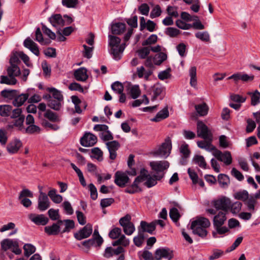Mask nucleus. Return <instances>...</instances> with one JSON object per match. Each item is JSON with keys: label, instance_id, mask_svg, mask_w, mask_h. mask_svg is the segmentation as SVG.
Segmentation results:
<instances>
[{"label": "nucleus", "instance_id": "1", "mask_svg": "<svg viewBox=\"0 0 260 260\" xmlns=\"http://www.w3.org/2000/svg\"><path fill=\"white\" fill-rule=\"evenodd\" d=\"M210 224L211 223L208 218L200 217L191 222V229L194 234L204 238L208 233L206 228L209 227Z\"/></svg>", "mask_w": 260, "mask_h": 260}, {"label": "nucleus", "instance_id": "2", "mask_svg": "<svg viewBox=\"0 0 260 260\" xmlns=\"http://www.w3.org/2000/svg\"><path fill=\"white\" fill-rule=\"evenodd\" d=\"M151 169L155 172V175H163L165 176V171L169 168L170 163L167 160L152 161L149 164Z\"/></svg>", "mask_w": 260, "mask_h": 260}, {"label": "nucleus", "instance_id": "3", "mask_svg": "<svg viewBox=\"0 0 260 260\" xmlns=\"http://www.w3.org/2000/svg\"><path fill=\"white\" fill-rule=\"evenodd\" d=\"M171 149V140L170 137H167L165 139V142L162 143L159 148L154 152V154L155 155H159L166 158L170 154Z\"/></svg>", "mask_w": 260, "mask_h": 260}, {"label": "nucleus", "instance_id": "4", "mask_svg": "<svg viewBox=\"0 0 260 260\" xmlns=\"http://www.w3.org/2000/svg\"><path fill=\"white\" fill-rule=\"evenodd\" d=\"M197 135L199 137L205 140L212 141V134L207 126L202 121L197 122Z\"/></svg>", "mask_w": 260, "mask_h": 260}, {"label": "nucleus", "instance_id": "5", "mask_svg": "<svg viewBox=\"0 0 260 260\" xmlns=\"http://www.w3.org/2000/svg\"><path fill=\"white\" fill-rule=\"evenodd\" d=\"M33 193L27 188L23 189L19 193L18 200L20 203L25 208H28L32 205L31 200L27 198H33Z\"/></svg>", "mask_w": 260, "mask_h": 260}, {"label": "nucleus", "instance_id": "6", "mask_svg": "<svg viewBox=\"0 0 260 260\" xmlns=\"http://www.w3.org/2000/svg\"><path fill=\"white\" fill-rule=\"evenodd\" d=\"M147 177L145 176L143 174L137 176L133 184L125 189V192L130 194H134L142 191V190L139 186V184L146 180Z\"/></svg>", "mask_w": 260, "mask_h": 260}, {"label": "nucleus", "instance_id": "7", "mask_svg": "<svg viewBox=\"0 0 260 260\" xmlns=\"http://www.w3.org/2000/svg\"><path fill=\"white\" fill-rule=\"evenodd\" d=\"M212 203L216 210H221L222 212H227L230 206V199L223 197L213 201Z\"/></svg>", "mask_w": 260, "mask_h": 260}, {"label": "nucleus", "instance_id": "8", "mask_svg": "<svg viewBox=\"0 0 260 260\" xmlns=\"http://www.w3.org/2000/svg\"><path fill=\"white\" fill-rule=\"evenodd\" d=\"M213 155L219 161L223 162L226 165H230L232 162V157L231 152L225 151L223 153L219 150L213 152Z\"/></svg>", "mask_w": 260, "mask_h": 260}, {"label": "nucleus", "instance_id": "9", "mask_svg": "<svg viewBox=\"0 0 260 260\" xmlns=\"http://www.w3.org/2000/svg\"><path fill=\"white\" fill-rule=\"evenodd\" d=\"M97 142V137L90 133H85L80 139V144L84 147H91Z\"/></svg>", "mask_w": 260, "mask_h": 260}, {"label": "nucleus", "instance_id": "10", "mask_svg": "<svg viewBox=\"0 0 260 260\" xmlns=\"http://www.w3.org/2000/svg\"><path fill=\"white\" fill-rule=\"evenodd\" d=\"M173 256V251L169 248H162L157 249L154 253V258L155 260H160L162 258L171 259Z\"/></svg>", "mask_w": 260, "mask_h": 260}, {"label": "nucleus", "instance_id": "11", "mask_svg": "<svg viewBox=\"0 0 260 260\" xmlns=\"http://www.w3.org/2000/svg\"><path fill=\"white\" fill-rule=\"evenodd\" d=\"M38 202V209L41 211H45L50 207V202L48 196L43 191H40Z\"/></svg>", "mask_w": 260, "mask_h": 260}, {"label": "nucleus", "instance_id": "12", "mask_svg": "<svg viewBox=\"0 0 260 260\" xmlns=\"http://www.w3.org/2000/svg\"><path fill=\"white\" fill-rule=\"evenodd\" d=\"M92 232V227L90 224H87L78 233L74 234L75 238L78 240H81L83 239L89 237Z\"/></svg>", "mask_w": 260, "mask_h": 260}, {"label": "nucleus", "instance_id": "13", "mask_svg": "<svg viewBox=\"0 0 260 260\" xmlns=\"http://www.w3.org/2000/svg\"><path fill=\"white\" fill-rule=\"evenodd\" d=\"M129 179L126 173L117 171L115 174V183L120 187H124L129 182Z\"/></svg>", "mask_w": 260, "mask_h": 260}, {"label": "nucleus", "instance_id": "14", "mask_svg": "<svg viewBox=\"0 0 260 260\" xmlns=\"http://www.w3.org/2000/svg\"><path fill=\"white\" fill-rule=\"evenodd\" d=\"M254 78V76L253 75H248L245 73H237L229 77L228 79H233L235 83L237 84L239 80L246 82L252 81Z\"/></svg>", "mask_w": 260, "mask_h": 260}, {"label": "nucleus", "instance_id": "15", "mask_svg": "<svg viewBox=\"0 0 260 260\" xmlns=\"http://www.w3.org/2000/svg\"><path fill=\"white\" fill-rule=\"evenodd\" d=\"M106 145L110 154L109 158L114 160L117 157L116 151L120 147V144L117 141H112L107 142Z\"/></svg>", "mask_w": 260, "mask_h": 260}, {"label": "nucleus", "instance_id": "16", "mask_svg": "<svg viewBox=\"0 0 260 260\" xmlns=\"http://www.w3.org/2000/svg\"><path fill=\"white\" fill-rule=\"evenodd\" d=\"M22 146V144L21 141L19 139H15L8 144L6 149L10 154H15L18 152Z\"/></svg>", "mask_w": 260, "mask_h": 260}, {"label": "nucleus", "instance_id": "17", "mask_svg": "<svg viewBox=\"0 0 260 260\" xmlns=\"http://www.w3.org/2000/svg\"><path fill=\"white\" fill-rule=\"evenodd\" d=\"M23 45L36 55H39L40 51L37 44L30 39V38L28 37L24 41Z\"/></svg>", "mask_w": 260, "mask_h": 260}, {"label": "nucleus", "instance_id": "18", "mask_svg": "<svg viewBox=\"0 0 260 260\" xmlns=\"http://www.w3.org/2000/svg\"><path fill=\"white\" fill-rule=\"evenodd\" d=\"M29 218L35 223L38 225H46L48 222V218L45 217L43 214L37 215L30 214Z\"/></svg>", "mask_w": 260, "mask_h": 260}, {"label": "nucleus", "instance_id": "19", "mask_svg": "<svg viewBox=\"0 0 260 260\" xmlns=\"http://www.w3.org/2000/svg\"><path fill=\"white\" fill-rule=\"evenodd\" d=\"M163 178V175H156L154 174L152 176L149 175L147 177L146 181L144 183V185L148 188L155 186L157 181L160 180Z\"/></svg>", "mask_w": 260, "mask_h": 260}, {"label": "nucleus", "instance_id": "20", "mask_svg": "<svg viewBox=\"0 0 260 260\" xmlns=\"http://www.w3.org/2000/svg\"><path fill=\"white\" fill-rule=\"evenodd\" d=\"M87 70L85 68H80L76 70L74 73L75 78L79 81H85L88 79Z\"/></svg>", "mask_w": 260, "mask_h": 260}, {"label": "nucleus", "instance_id": "21", "mask_svg": "<svg viewBox=\"0 0 260 260\" xmlns=\"http://www.w3.org/2000/svg\"><path fill=\"white\" fill-rule=\"evenodd\" d=\"M227 212L219 211L213 218V226L223 225L226 220V214Z\"/></svg>", "mask_w": 260, "mask_h": 260}, {"label": "nucleus", "instance_id": "22", "mask_svg": "<svg viewBox=\"0 0 260 260\" xmlns=\"http://www.w3.org/2000/svg\"><path fill=\"white\" fill-rule=\"evenodd\" d=\"M1 245L2 250L6 251L13 246H17L18 241L17 240L5 239L1 242Z\"/></svg>", "mask_w": 260, "mask_h": 260}, {"label": "nucleus", "instance_id": "23", "mask_svg": "<svg viewBox=\"0 0 260 260\" xmlns=\"http://www.w3.org/2000/svg\"><path fill=\"white\" fill-rule=\"evenodd\" d=\"M49 20L52 26L54 27H56L57 25L63 26L64 25V20L60 14H57L52 15Z\"/></svg>", "mask_w": 260, "mask_h": 260}, {"label": "nucleus", "instance_id": "24", "mask_svg": "<svg viewBox=\"0 0 260 260\" xmlns=\"http://www.w3.org/2000/svg\"><path fill=\"white\" fill-rule=\"evenodd\" d=\"M164 90L163 87L159 84H154L151 89L150 94H152L151 100L154 101L157 99L158 96L160 95Z\"/></svg>", "mask_w": 260, "mask_h": 260}, {"label": "nucleus", "instance_id": "25", "mask_svg": "<svg viewBox=\"0 0 260 260\" xmlns=\"http://www.w3.org/2000/svg\"><path fill=\"white\" fill-rule=\"evenodd\" d=\"M29 94L28 93H22L20 95H18L14 98V100L13 101V104L14 106L20 107L22 106L24 102L28 99Z\"/></svg>", "mask_w": 260, "mask_h": 260}, {"label": "nucleus", "instance_id": "26", "mask_svg": "<svg viewBox=\"0 0 260 260\" xmlns=\"http://www.w3.org/2000/svg\"><path fill=\"white\" fill-rule=\"evenodd\" d=\"M169 116V112L167 106L165 107L162 110L159 111L156 116L151 119L152 121L159 122L162 119H166Z\"/></svg>", "mask_w": 260, "mask_h": 260}, {"label": "nucleus", "instance_id": "27", "mask_svg": "<svg viewBox=\"0 0 260 260\" xmlns=\"http://www.w3.org/2000/svg\"><path fill=\"white\" fill-rule=\"evenodd\" d=\"M125 29V24L123 23H115L111 26L112 33L114 35H120L124 32Z\"/></svg>", "mask_w": 260, "mask_h": 260}, {"label": "nucleus", "instance_id": "28", "mask_svg": "<svg viewBox=\"0 0 260 260\" xmlns=\"http://www.w3.org/2000/svg\"><path fill=\"white\" fill-rule=\"evenodd\" d=\"M8 76L10 78H15L19 76L20 74V68L18 66L10 65L7 70Z\"/></svg>", "mask_w": 260, "mask_h": 260}, {"label": "nucleus", "instance_id": "29", "mask_svg": "<svg viewBox=\"0 0 260 260\" xmlns=\"http://www.w3.org/2000/svg\"><path fill=\"white\" fill-rule=\"evenodd\" d=\"M189 75L190 77V85L191 86L196 88L197 85V68L196 67H191L189 70Z\"/></svg>", "mask_w": 260, "mask_h": 260}, {"label": "nucleus", "instance_id": "30", "mask_svg": "<svg viewBox=\"0 0 260 260\" xmlns=\"http://www.w3.org/2000/svg\"><path fill=\"white\" fill-rule=\"evenodd\" d=\"M140 226L143 232H147L149 234H152L153 232L155 230L154 223L151 222L149 223L145 221H142L140 223Z\"/></svg>", "mask_w": 260, "mask_h": 260}, {"label": "nucleus", "instance_id": "31", "mask_svg": "<svg viewBox=\"0 0 260 260\" xmlns=\"http://www.w3.org/2000/svg\"><path fill=\"white\" fill-rule=\"evenodd\" d=\"M60 226L56 223H53L51 226L45 228V232L49 235H56L59 232Z\"/></svg>", "mask_w": 260, "mask_h": 260}, {"label": "nucleus", "instance_id": "32", "mask_svg": "<svg viewBox=\"0 0 260 260\" xmlns=\"http://www.w3.org/2000/svg\"><path fill=\"white\" fill-rule=\"evenodd\" d=\"M23 132L30 135L37 134L41 132V128L35 124H30L26 127H24Z\"/></svg>", "mask_w": 260, "mask_h": 260}, {"label": "nucleus", "instance_id": "33", "mask_svg": "<svg viewBox=\"0 0 260 260\" xmlns=\"http://www.w3.org/2000/svg\"><path fill=\"white\" fill-rule=\"evenodd\" d=\"M62 101L53 99L49 100L47 106L55 111H59L62 108Z\"/></svg>", "mask_w": 260, "mask_h": 260}, {"label": "nucleus", "instance_id": "34", "mask_svg": "<svg viewBox=\"0 0 260 260\" xmlns=\"http://www.w3.org/2000/svg\"><path fill=\"white\" fill-rule=\"evenodd\" d=\"M125 47V44L123 43L116 48H113L111 50V54L113 55V58L115 60H119L120 59V56L119 55L120 53H122L124 51Z\"/></svg>", "mask_w": 260, "mask_h": 260}, {"label": "nucleus", "instance_id": "35", "mask_svg": "<svg viewBox=\"0 0 260 260\" xmlns=\"http://www.w3.org/2000/svg\"><path fill=\"white\" fill-rule=\"evenodd\" d=\"M109 45L111 47L110 53H111V50L113 48H117L121 42V39L118 37L114 36L109 35Z\"/></svg>", "mask_w": 260, "mask_h": 260}, {"label": "nucleus", "instance_id": "36", "mask_svg": "<svg viewBox=\"0 0 260 260\" xmlns=\"http://www.w3.org/2000/svg\"><path fill=\"white\" fill-rule=\"evenodd\" d=\"M47 91L49 92L52 93V99L57 100L58 101L63 100V95L61 94V92L56 89L54 87H48L47 88Z\"/></svg>", "mask_w": 260, "mask_h": 260}, {"label": "nucleus", "instance_id": "37", "mask_svg": "<svg viewBox=\"0 0 260 260\" xmlns=\"http://www.w3.org/2000/svg\"><path fill=\"white\" fill-rule=\"evenodd\" d=\"M17 92L16 90L4 89L1 92L0 95L4 98L12 100L17 95Z\"/></svg>", "mask_w": 260, "mask_h": 260}, {"label": "nucleus", "instance_id": "38", "mask_svg": "<svg viewBox=\"0 0 260 260\" xmlns=\"http://www.w3.org/2000/svg\"><path fill=\"white\" fill-rule=\"evenodd\" d=\"M167 58V55L164 52H159L156 54L153 58L154 63L157 66L160 65Z\"/></svg>", "mask_w": 260, "mask_h": 260}, {"label": "nucleus", "instance_id": "39", "mask_svg": "<svg viewBox=\"0 0 260 260\" xmlns=\"http://www.w3.org/2000/svg\"><path fill=\"white\" fill-rule=\"evenodd\" d=\"M218 182L222 187L228 186L230 183L229 176L225 174H220L218 176Z\"/></svg>", "mask_w": 260, "mask_h": 260}, {"label": "nucleus", "instance_id": "40", "mask_svg": "<svg viewBox=\"0 0 260 260\" xmlns=\"http://www.w3.org/2000/svg\"><path fill=\"white\" fill-rule=\"evenodd\" d=\"M12 110V107L9 105H0V115L2 117H8Z\"/></svg>", "mask_w": 260, "mask_h": 260}, {"label": "nucleus", "instance_id": "41", "mask_svg": "<svg viewBox=\"0 0 260 260\" xmlns=\"http://www.w3.org/2000/svg\"><path fill=\"white\" fill-rule=\"evenodd\" d=\"M195 109L200 116H205L208 113V107L206 103L196 105Z\"/></svg>", "mask_w": 260, "mask_h": 260}, {"label": "nucleus", "instance_id": "42", "mask_svg": "<svg viewBox=\"0 0 260 260\" xmlns=\"http://www.w3.org/2000/svg\"><path fill=\"white\" fill-rule=\"evenodd\" d=\"M24 119V116H21L20 117L14 119V120L13 122V124L12 127L13 126L17 127L19 131L23 132L25 127L23 125Z\"/></svg>", "mask_w": 260, "mask_h": 260}, {"label": "nucleus", "instance_id": "43", "mask_svg": "<svg viewBox=\"0 0 260 260\" xmlns=\"http://www.w3.org/2000/svg\"><path fill=\"white\" fill-rule=\"evenodd\" d=\"M242 204L241 202L237 201L232 204L230 201V206L229 210L234 214L238 213L241 210Z\"/></svg>", "mask_w": 260, "mask_h": 260}, {"label": "nucleus", "instance_id": "44", "mask_svg": "<svg viewBox=\"0 0 260 260\" xmlns=\"http://www.w3.org/2000/svg\"><path fill=\"white\" fill-rule=\"evenodd\" d=\"M234 196L236 199L241 200L243 202L246 201L249 198L248 192L245 190L235 193Z\"/></svg>", "mask_w": 260, "mask_h": 260}, {"label": "nucleus", "instance_id": "45", "mask_svg": "<svg viewBox=\"0 0 260 260\" xmlns=\"http://www.w3.org/2000/svg\"><path fill=\"white\" fill-rule=\"evenodd\" d=\"M44 117L48 119L50 121L56 122L59 121V118L57 114L50 110H47L44 114Z\"/></svg>", "mask_w": 260, "mask_h": 260}, {"label": "nucleus", "instance_id": "46", "mask_svg": "<svg viewBox=\"0 0 260 260\" xmlns=\"http://www.w3.org/2000/svg\"><path fill=\"white\" fill-rule=\"evenodd\" d=\"M193 160L194 161L195 164H197L201 168L203 169L206 168L207 164L203 156L199 155H195Z\"/></svg>", "mask_w": 260, "mask_h": 260}, {"label": "nucleus", "instance_id": "47", "mask_svg": "<svg viewBox=\"0 0 260 260\" xmlns=\"http://www.w3.org/2000/svg\"><path fill=\"white\" fill-rule=\"evenodd\" d=\"M17 83V80L15 78H10L9 76L2 75L1 76V84H6L7 85H15Z\"/></svg>", "mask_w": 260, "mask_h": 260}, {"label": "nucleus", "instance_id": "48", "mask_svg": "<svg viewBox=\"0 0 260 260\" xmlns=\"http://www.w3.org/2000/svg\"><path fill=\"white\" fill-rule=\"evenodd\" d=\"M23 249L24 255L27 257L36 251V247L31 244H25Z\"/></svg>", "mask_w": 260, "mask_h": 260}, {"label": "nucleus", "instance_id": "49", "mask_svg": "<svg viewBox=\"0 0 260 260\" xmlns=\"http://www.w3.org/2000/svg\"><path fill=\"white\" fill-rule=\"evenodd\" d=\"M214 228L216 230V232H213V236L215 238L217 234L219 235L224 234L229 231V229L226 226H223L222 225H216L214 226Z\"/></svg>", "mask_w": 260, "mask_h": 260}, {"label": "nucleus", "instance_id": "50", "mask_svg": "<svg viewBox=\"0 0 260 260\" xmlns=\"http://www.w3.org/2000/svg\"><path fill=\"white\" fill-rule=\"evenodd\" d=\"M169 215L172 220L175 222H177L180 217V215L179 213L178 210L175 207L171 209L169 212Z\"/></svg>", "mask_w": 260, "mask_h": 260}, {"label": "nucleus", "instance_id": "51", "mask_svg": "<svg viewBox=\"0 0 260 260\" xmlns=\"http://www.w3.org/2000/svg\"><path fill=\"white\" fill-rule=\"evenodd\" d=\"M180 33L179 29L171 27L167 28L165 31L166 35L172 38L176 37Z\"/></svg>", "mask_w": 260, "mask_h": 260}, {"label": "nucleus", "instance_id": "52", "mask_svg": "<svg viewBox=\"0 0 260 260\" xmlns=\"http://www.w3.org/2000/svg\"><path fill=\"white\" fill-rule=\"evenodd\" d=\"M150 49L149 47H144L137 51V53L141 59H145L149 54Z\"/></svg>", "mask_w": 260, "mask_h": 260}, {"label": "nucleus", "instance_id": "53", "mask_svg": "<svg viewBox=\"0 0 260 260\" xmlns=\"http://www.w3.org/2000/svg\"><path fill=\"white\" fill-rule=\"evenodd\" d=\"M111 88L117 93H121L123 91L124 87L121 82L116 81L111 85Z\"/></svg>", "mask_w": 260, "mask_h": 260}, {"label": "nucleus", "instance_id": "54", "mask_svg": "<svg viewBox=\"0 0 260 260\" xmlns=\"http://www.w3.org/2000/svg\"><path fill=\"white\" fill-rule=\"evenodd\" d=\"M196 37L202 41L209 42L210 36L207 31L198 32L195 34Z\"/></svg>", "mask_w": 260, "mask_h": 260}, {"label": "nucleus", "instance_id": "55", "mask_svg": "<svg viewBox=\"0 0 260 260\" xmlns=\"http://www.w3.org/2000/svg\"><path fill=\"white\" fill-rule=\"evenodd\" d=\"M131 95L133 99H137L140 94L141 91L139 85H135L133 86L130 90Z\"/></svg>", "mask_w": 260, "mask_h": 260}, {"label": "nucleus", "instance_id": "56", "mask_svg": "<svg viewBox=\"0 0 260 260\" xmlns=\"http://www.w3.org/2000/svg\"><path fill=\"white\" fill-rule=\"evenodd\" d=\"M121 230L119 228H113L109 233V236L112 239L118 238L121 235Z\"/></svg>", "mask_w": 260, "mask_h": 260}, {"label": "nucleus", "instance_id": "57", "mask_svg": "<svg viewBox=\"0 0 260 260\" xmlns=\"http://www.w3.org/2000/svg\"><path fill=\"white\" fill-rule=\"evenodd\" d=\"M124 233L128 235H131L135 231V227L133 222L129 223L127 225L123 228Z\"/></svg>", "mask_w": 260, "mask_h": 260}, {"label": "nucleus", "instance_id": "58", "mask_svg": "<svg viewBox=\"0 0 260 260\" xmlns=\"http://www.w3.org/2000/svg\"><path fill=\"white\" fill-rule=\"evenodd\" d=\"M187 173L189 175L190 178L191 179L193 184H196L198 182V175L197 173L190 168L187 170Z\"/></svg>", "mask_w": 260, "mask_h": 260}, {"label": "nucleus", "instance_id": "59", "mask_svg": "<svg viewBox=\"0 0 260 260\" xmlns=\"http://www.w3.org/2000/svg\"><path fill=\"white\" fill-rule=\"evenodd\" d=\"M176 26L180 29L187 30L191 28V24L186 23L183 20L178 19L176 21Z\"/></svg>", "mask_w": 260, "mask_h": 260}, {"label": "nucleus", "instance_id": "60", "mask_svg": "<svg viewBox=\"0 0 260 260\" xmlns=\"http://www.w3.org/2000/svg\"><path fill=\"white\" fill-rule=\"evenodd\" d=\"M161 12L160 7L157 5L152 10L150 15V17L151 18L158 17L160 16Z\"/></svg>", "mask_w": 260, "mask_h": 260}, {"label": "nucleus", "instance_id": "61", "mask_svg": "<svg viewBox=\"0 0 260 260\" xmlns=\"http://www.w3.org/2000/svg\"><path fill=\"white\" fill-rule=\"evenodd\" d=\"M131 216L129 214H126L124 216L121 217L119 220V223L120 225L123 228L124 226L127 225L131 222Z\"/></svg>", "mask_w": 260, "mask_h": 260}, {"label": "nucleus", "instance_id": "62", "mask_svg": "<svg viewBox=\"0 0 260 260\" xmlns=\"http://www.w3.org/2000/svg\"><path fill=\"white\" fill-rule=\"evenodd\" d=\"M62 5L67 8H75L78 3V0H62Z\"/></svg>", "mask_w": 260, "mask_h": 260}, {"label": "nucleus", "instance_id": "63", "mask_svg": "<svg viewBox=\"0 0 260 260\" xmlns=\"http://www.w3.org/2000/svg\"><path fill=\"white\" fill-rule=\"evenodd\" d=\"M180 152L183 155L184 158H187L190 154V151L188 149V145L187 144H183L180 147Z\"/></svg>", "mask_w": 260, "mask_h": 260}, {"label": "nucleus", "instance_id": "64", "mask_svg": "<svg viewBox=\"0 0 260 260\" xmlns=\"http://www.w3.org/2000/svg\"><path fill=\"white\" fill-rule=\"evenodd\" d=\"M260 92L256 90L251 95V104L252 106H255L259 103Z\"/></svg>", "mask_w": 260, "mask_h": 260}]
</instances>
